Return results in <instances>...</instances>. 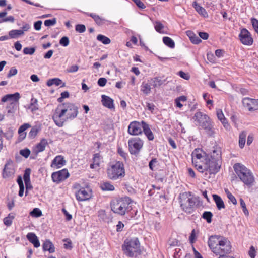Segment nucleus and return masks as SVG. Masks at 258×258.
Listing matches in <instances>:
<instances>
[{
	"label": "nucleus",
	"mask_w": 258,
	"mask_h": 258,
	"mask_svg": "<svg viewBox=\"0 0 258 258\" xmlns=\"http://www.w3.org/2000/svg\"><path fill=\"white\" fill-rule=\"evenodd\" d=\"M78 114V107L73 103L67 102L58 106L52 119L57 126L62 127L67 119H73Z\"/></svg>",
	"instance_id": "nucleus-1"
},
{
	"label": "nucleus",
	"mask_w": 258,
	"mask_h": 258,
	"mask_svg": "<svg viewBox=\"0 0 258 258\" xmlns=\"http://www.w3.org/2000/svg\"><path fill=\"white\" fill-rule=\"evenodd\" d=\"M208 245L212 251L219 257L226 256L231 251L230 241L225 237L219 235L211 236L208 240Z\"/></svg>",
	"instance_id": "nucleus-2"
},
{
	"label": "nucleus",
	"mask_w": 258,
	"mask_h": 258,
	"mask_svg": "<svg viewBox=\"0 0 258 258\" xmlns=\"http://www.w3.org/2000/svg\"><path fill=\"white\" fill-rule=\"evenodd\" d=\"M132 200L128 197H122L112 200L110 202L111 210L115 214L123 216L132 210L130 205Z\"/></svg>",
	"instance_id": "nucleus-3"
},
{
	"label": "nucleus",
	"mask_w": 258,
	"mask_h": 258,
	"mask_svg": "<svg viewBox=\"0 0 258 258\" xmlns=\"http://www.w3.org/2000/svg\"><path fill=\"white\" fill-rule=\"evenodd\" d=\"M234 171L238 178L244 184L251 186L254 182V177L250 170L241 163H236L233 166Z\"/></svg>",
	"instance_id": "nucleus-4"
},
{
	"label": "nucleus",
	"mask_w": 258,
	"mask_h": 258,
	"mask_svg": "<svg viewBox=\"0 0 258 258\" xmlns=\"http://www.w3.org/2000/svg\"><path fill=\"white\" fill-rule=\"evenodd\" d=\"M221 166V163L210 159L209 155H206L205 161L202 164H195L197 170L205 175L215 174L217 173Z\"/></svg>",
	"instance_id": "nucleus-5"
},
{
	"label": "nucleus",
	"mask_w": 258,
	"mask_h": 258,
	"mask_svg": "<svg viewBox=\"0 0 258 258\" xmlns=\"http://www.w3.org/2000/svg\"><path fill=\"white\" fill-rule=\"evenodd\" d=\"M140 243L137 238L126 239L122 245L123 253L127 257H136L140 254Z\"/></svg>",
	"instance_id": "nucleus-6"
},
{
	"label": "nucleus",
	"mask_w": 258,
	"mask_h": 258,
	"mask_svg": "<svg viewBox=\"0 0 258 258\" xmlns=\"http://www.w3.org/2000/svg\"><path fill=\"white\" fill-rule=\"evenodd\" d=\"M179 200L180 207L183 211L189 214L194 211L197 198L192 196L191 192H184L180 194Z\"/></svg>",
	"instance_id": "nucleus-7"
},
{
	"label": "nucleus",
	"mask_w": 258,
	"mask_h": 258,
	"mask_svg": "<svg viewBox=\"0 0 258 258\" xmlns=\"http://www.w3.org/2000/svg\"><path fill=\"white\" fill-rule=\"evenodd\" d=\"M107 174L108 177L113 180L120 179L124 177L125 172L123 162L116 161L111 163L107 168Z\"/></svg>",
	"instance_id": "nucleus-8"
},
{
	"label": "nucleus",
	"mask_w": 258,
	"mask_h": 258,
	"mask_svg": "<svg viewBox=\"0 0 258 258\" xmlns=\"http://www.w3.org/2000/svg\"><path fill=\"white\" fill-rule=\"evenodd\" d=\"M2 104L6 103L8 113H14L16 107V93L4 95L1 100Z\"/></svg>",
	"instance_id": "nucleus-9"
},
{
	"label": "nucleus",
	"mask_w": 258,
	"mask_h": 258,
	"mask_svg": "<svg viewBox=\"0 0 258 258\" xmlns=\"http://www.w3.org/2000/svg\"><path fill=\"white\" fill-rule=\"evenodd\" d=\"M128 149L132 155L138 154L143 146V142L139 138H134L128 140Z\"/></svg>",
	"instance_id": "nucleus-10"
},
{
	"label": "nucleus",
	"mask_w": 258,
	"mask_h": 258,
	"mask_svg": "<svg viewBox=\"0 0 258 258\" xmlns=\"http://www.w3.org/2000/svg\"><path fill=\"white\" fill-rule=\"evenodd\" d=\"M15 173V163L12 160H9L5 164L3 176L4 178H10L14 176Z\"/></svg>",
	"instance_id": "nucleus-11"
},
{
	"label": "nucleus",
	"mask_w": 258,
	"mask_h": 258,
	"mask_svg": "<svg viewBox=\"0 0 258 258\" xmlns=\"http://www.w3.org/2000/svg\"><path fill=\"white\" fill-rule=\"evenodd\" d=\"M70 174L67 169H63L57 172H53L51 175L53 182L59 183L68 178Z\"/></svg>",
	"instance_id": "nucleus-12"
},
{
	"label": "nucleus",
	"mask_w": 258,
	"mask_h": 258,
	"mask_svg": "<svg viewBox=\"0 0 258 258\" xmlns=\"http://www.w3.org/2000/svg\"><path fill=\"white\" fill-rule=\"evenodd\" d=\"M242 103L243 106L249 111H254L258 110V99L245 97L243 99Z\"/></svg>",
	"instance_id": "nucleus-13"
},
{
	"label": "nucleus",
	"mask_w": 258,
	"mask_h": 258,
	"mask_svg": "<svg viewBox=\"0 0 258 258\" xmlns=\"http://www.w3.org/2000/svg\"><path fill=\"white\" fill-rule=\"evenodd\" d=\"M143 124L141 122L138 121L132 122L128 125V132L132 135H138L142 133Z\"/></svg>",
	"instance_id": "nucleus-14"
},
{
	"label": "nucleus",
	"mask_w": 258,
	"mask_h": 258,
	"mask_svg": "<svg viewBox=\"0 0 258 258\" xmlns=\"http://www.w3.org/2000/svg\"><path fill=\"white\" fill-rule=\"evenodd\" d=\"M241 42L244 45H251L253 43V39L250 32L246 29H242L239 34Z\"/></svg>",
	"instance_id": "nucleus-15"
},
{
	"label": "nucleus",
	"mask_w": 258,
	"mask_h": 258,
	"mask_svg": "<svg viewBox=\"0 0 258 258\" xmlns=\"http://www.w3.org/2000/svg\"><path fill=\"white\" fill-rule=\"evenodd\" d=\"M200 125L202 126L209 136H212L214 134L215 132L213 126L209 117V119L205 120Z\"/></svg>",
	"instance_id": "nucleus-16"
},
{
	"label": "nucleus",
	"mask_w": 258,
	"mask_h": 258,
	"mask_svg": "<svg viewBox=\"0 0 258 258\" xmlns=\"http://www.w3.org/2000/svg\"><path fill=\"white\" fill-rule=\"evenodd\" d=\"M31 174V169L30 168H27L25 169L24 174L23 175V179L25 184L26 186V192L25 195H27V192L29 190H31L33 188V186L31 185L30 175Z\"/></svg>",
	"instance_id": "nucleus-17"
},
{
	"label": "nucleus",
	"mask_w": 258,
	"mask_h": 258,
	"mask_svg": "<svg viewBox=\"0 0 258 258\" xmlns=\"http://www.w3.org/2000/svg\"><path fill=\"white\" fill-rule=\"evenodd\" d=\"M210 159L221 163V151L219 148L214 147L209 155Z\"/></svg>",
	"instance_id": "nucleus-18"
},
{
	"label": "nucleus",
	"mask_w": 258,
	"mask_h": 258,
	"mask_svg": "<svg viewBox=\"0 0 258 258\" xmlns=\"http://www.w3.org/2000/svg\"><path fill=\"white\" fill-rule=\"evenodd\" d=\"M192 163H195L196 164H198V162L196 161L197 160H201L203 158L205 159L206 155L205 153H204L202 150L197 148L194 150V151L192 153Z\"/></svg>",
	"instance_id": "nucleus-19"
},
{
	"label": "nucleus",
	"mask_w": 258,
	"mask_h": 258,
	"mask_svg": "<svg viewBox=\"0 0 258 258\" xmlns=\"http://www.w3.org/2000/svg\"><path fill=\"white\" fill-rule=\"evenodd\" d=\"M76 197L78 201H83L89 199L90 195L85 188H82L76 193Z\"/></svg>",
	"instance_id": "nucleus-20"
},
{
	"label": "nucleus",
	"mask_w": 258,
	"mask_h": 258,
	"mask_svg": "<svg viewBox=\"0 0 258 258\" xmlns=\"http://www.w3.org/2000/svg\"><path fill=\"white\" fill-rule=\"evenodd\" d=\"M66 163V161L64 160L62 156L58 155L55 157L52 160L51 166L56 168H61Z\"/></svg>",
	"instance_id": "nucleus-21"
},
{
	"label": "nucleus",
	"mask_w": 258,
	"mask_h": 258,
	"mask_svg": "<svg viewBox=\"0 0 258 258\" xmlns=\"http://www.w3.org/2000/svg\"><path fill=\"white\" fill-rule=\"evenodd\" d=\"M101 97L102 104L105 107L111 109H114L113 100L112 98L105 95H102Z\"/></svg>",
	"instance_id": "nucleus-22"
},
{
	"label": "nucleus",
	"mask_w": 258,
	"mask_h": 258,
	"mask_svg": "<svg viewBox=\"0 0 258 258\" xmlns=\"http://www.w3.org/2000/svg\"><path fill=\"white\" fill-rule=\"evenodd\" d=\"M30 127L31 125L29 123H24L19 127L18 132L19 135L18 139L19 142L22 141L26 138V133L24 131Z\"/></svg>",
	"instance_id": "nucleus-23"
},
{
	"label": "nucleus",
	"mask_w": 258,
	"mask_h": 258,
	"mask_svg": "<svg viewBox=\"0 0 258 258\" xmlns=\"http://www.w3.org/2000/svg\"><path fill=\"white\" fill-rule=\"evenodd\" d=\"M26 237L28 240L33 244L35 247L38 248L40 246L39 239L35 233L32 232L28 233Z\"/></svg>",
	"instance_id": "nucleus-24"
},
{
	"label": "nucleus",
	"mask_w": 258,
	"mask_h": 258,
	"mask_svg": "<svg viewBox=\"0 0 258 258\" xmlns=\"http://www.w3.org/2000/svg\"><path fill=\"white\" fill-rule=\"evenodd\" d=\"M143 130L144 134L149 140H153L154 139V135L150 128L149 124L144 121H142Z\"/></svg>",
	"instance_id": "nucleus-25"
},
{
	"label": "nucleus",
	"mask_w": 258,
	"mask_h": 258,
	"mask_svg": "<svg viewBox=\"0 0 258 258\" xmlns=\"http://www.w3.org/2000/svg\"><path fill=\"white\" fill-rule=\"evenodd\" d=\"M195 121H197L199 125L206 119H209V116L200 111L197 112L193 117Z\"/></svg>",
	"instance_id": "nucleus-26"
},
{
	"label": "nucleus",
	"mask_w": 258,
	"mask_h": 258,
	"mask_svg": "<svg viewBox=\"0 0 258 258\" xmlns=\"http://www.w3.org/2000/svg\"><path fill=\"white\" fill-rule=\"evenodd\" d=\"M186 34L193 44H198L202 42L201 39L192 31L188 30L186 32Z\"/></svg>",
	"instance_id": "nucleus-27"
},
{
	"label": "nucleus",
	"mask_w": 258,
	"mask_h": 258,
	"mask_svg": "<svg viewBox=\"0 0 258 258\" xmlns=\"http://www.w3.org/2000/svg\"><path fill=\"white\" fill-rule=\"evenodd\" d=\"M192 6L196 11L201 16L206 18L208 17V15L206 10L201 6H200L197 2H194L192 4Z\"/></svg>",
	"instance_id": "nucleus-28"
},
{
	"label": "nucleus",
	"mask_w": 258,
	"mask_h": 258,
	"mask_svg": "<svg viewBox=\"0 0 258 258\" xmlns=\"http://www.w3.org/2000/svg\"><path fill=\"white\" fill-rule=\"evenodd\" d=\"M212 196L218 210L225 208V206L224 203L222 198L216 194H213Z\"/></svg>",
	"instance_id": "nucleus-29"
},
{
	"label": "nucleus",
	"mask_w": 258,
	"mask_h": 258,
	"mask_svg": "<svg viewBox=\"0 0 258 258\" xmlns=\"http://www.w3.org/2000/svg\"><path fill=\"white\" fill-rule=\"evenodd\" d=\"M46 84L48 86H51L53 85H55L56 86H58L61 85V87H64L66 85L65 83L62 82V80L58 78H55L48 80Z\"/></svg>",
	"instance_id": "nucleus-30"
},
{
	"label": "nucleus",
	"mask_w": 258,
	"mask_h": 258,
	"mask_svg": "<svg viewBox=\"0 0 258 258\" xmlns=\"http://www.w3.org/2000/svg\"><path fill=\"white\" fill-rule=\"evenodd\" d=\"M43 249L44 251H48L50 253H53L55 251V248L51 242L49 240H46L43 244Z\"/></svg>",
	"instance_id": "nucleus-31"
},
{
	"label": "nucleus",
	"mask_w": 258,
	"mask_h": 258,
	"mask_svg": "<svg viewBox=\"0 0 258 258\" xmlns=\"http://www.w3.org/2000/svg\"><path fill=\"white\" fill-rule=\"evenodd\" d=\"M151 83L143 82L141 85V91L146 95L149 94L151 90Z\"/></svg>",
	"instance_id": "nucleus-32"
},
{
	"label": "nucleus",
	"mask_w": 258,
	"mask_h": 258,
	"mask_svg": "<svg viewBox=\"0 0 258 258\" xmlns=\"http://www.w3.org/2000/svg\"><path fill=\"white\" fill-rule=\"evenodd\" d=\"M47 144V140L45 139H42L36 146L37 152H41L43 151Z\"/></svg>",
	"instance_id": "nucleus-33"
},
{
	"label": "nucleus",
	"mask_w": 258,
	"mask_h": 258,
	"mask_svg": "<svg viewBox=\"0 0 258 258\" xmlns=\"http://www.w3.org/2000/svg\"><path fill=\"white\" fill-rule=\"evenodd\" d=\"M93 163L91 164L90 168L94 169L100 165V156L99 154L97 153L94 155Z\"/></svg>",
	"instance_id": "nucleus-34"
},
{
	"label": "nucleus",
	"mask_w": 258,
	"mask_h": 258,
	"mask_svg": "<svg viewBox=\"0 0 258 258\" xmlns=\"http://www.w3.org/2000/svg\"><path fill=\"white\" fill-rule=\"evenodd\" d=\"M41 130L40 126H34L32 127L30 132L29 133V137L31 139H34L36 137L38 132Z\"/></svg>",
	"instance_id": "nucleus-35"
},
{
	"label": "nucleus",
	"mask_w": 258,
	"mask_h": 258,
	"mask_svg": "<svg viewBox=\"0 0 258 258\" xmlns=\"http://www.w3.org/2000/svg\"><path fill=\"white\" fill-rule=\"evenodd\" d=\"M163 43L171 48H173L175 47V43L174 41L169 37H164L163 38Z\"/></svg>",
	"instance_id": "nucleus-36"
},
{
	"label": "nucleus",
	"mask_w": 258,
	"mask_h": 258,
	"mask_svg": "<svg viewBox=\"0 0 258 258\" xmlns=\"http://www.w3.org/2000/svg\"><path fill=\"white\" fill-rule=\"evenodd\" d=\"M17 183L19 186V196L22 197L24 191V186L21 176H19L17 178Z\"/></svg>",
	"instance_id": "nucleus-37"
},
{
	"label": "nucleus",
	"mask_w": 258,
	"mask_h": 258,
	"mask_svg": "<svg viewBox=\"0 0 258 258\" xmlns=\"http://www.w3.org/2000/svg\"><path fill=\"white\" fill-rule=\"evenodd\" d=\"M100 187L104 191H113L115 189L114 186L108 182H104Z\"/></svg>",
	"instance_id": "nucleus-38"
},
{
	"label": "nucleus",
	"mask_w": 258,
	"mask_h": 258,
	"mask_svg": "<svg viewBox=\"0 0 258 258\" xmlns=\"http://www.w3.org/2000/svg\"><path fill=\"white\" fill-rule=\"evenodd\" d=\"M246 133L245 132H242L239 135V145L241 148H243L245 143Z\"/></svg>",
	"instance_id": "nucleus-39"
},
{
	"label": "nucleus",
	"mask_w": 258,
	"mask_h": 258,
	"mask_svg": "<svg viewBox=\"0 0 258 258\" xmlns=\"http://www.w3.org/2000/svg\"><path fill=\"white\" fill-rule=\"evenodd\" d=\"M165 81V80H161L159 77H155L151 79V84L153 86V87L155 88L162 85Z\"/></svg>",
	"instance_id": "nucleus-40"
},
{
	"label": "nucleus",
	"mask_w": 258,
	"mask_h": 258,
	"mask_svg": "<svg viewBox=\"0 0 258 258\" xmlns=\"http://www.w3.org/2000/svg\"><path fill=\"white\" fill-rule=\"evenodd\" d=\"M37 100L35 98H32L31 100V103L29 106V108L31 111L34 112L38 109V105L37 104Z\"/></svg>",
	"instance_id": "nucleus-41"
},
{
	"label": "nucleus",
	"mask_w": 258,
	"mask_h": 258,
	"mask_svg": "<svg viewBox=\"0 0 258 258\" xmlns=\"http://www.w3.org/2000/svg\"><path fill=\"white\" fill-rule=\"evenodd\" d=\"M87 15L90 17H92L95 21L97 24L101 25L103 23V21L104 20L100 17L99 15L94 13H90L88 14Z\"/></svg>",
	"instance_id": "nucleus-42"
},
{
	"label": "nucleus",
	"mask_w": 258,
	"mask_h": 258,
	"mask_svg": "<svg viewBox=\"0 0 258 258\" xmlns=\"http://www.w3.org/2000/svg\"><path fill=\"white\" fill-rule=\"evenodd\" d=\"M213 216V215L212 212L210 211H205L203 213L202 217L206 220L208 223H211Z\"/></svg>",
	"instance_id": "nucleus-43"
},
{
	"label": "nucleus",
	"mask_w": 258,
	"mask_h": 258,
	"mask_svg": "<svg viewBox=\"0 0 258 258\" xmlns=\"http://www.w3.org/2000/svg\"><path fill=\"white\" fill-rule=\"evenodd\" d=\"M217 115L218 118L221 121L222 124L224 125L225 127H226V125H228L227 122H226V119H225L224 115L222 112L221 110L218 111L217 112Z\"/></svg>",
	"instance_id": "nucleus-44"
},
{
	"label": "nucleus",
	"mask_w": 258,
	"mask_h": 258,
	"mask_svg": "<svg viewBox=\"0 0 258 258\" xmlns=\"http://www.w3.org/2000/svg\"><path fill=\"white\" fill-rule=\"evenodd\" d=\"M97 39L104 44H108L111 42V40L109 38L101 34H99L97 36Z\"/></svg>",
	"instance_id": "nucleus-45"
},
{
	"label": "nucleus",
	"mask_w": 258,
	"mask_h": 258,
	"mask_svg": "<svg viewBox=\"0 0 258 258\" xmlns=\"http://www.w3.org/2000/svg\"><path fill=\"white\" fill-rule=\"evenodd\" d=\"M30 28V26L28 24L23 23L22 27L17 30V36L23 35L25 31H28Z\"/></svg>",
	"instance_id": "nucleus-46"
},
{
	"label": "nucleus",
	"mask_w": 258,
	"mask_h": 258,
	"mask_svg": "<svg viewBox=\"0 0 258 258\" xmlns=\"http://www.w3.org/2000/svg\"><path fill=\"white\" fill-rule=\"evenodd\" d=\"M30 214L32 217H39L42 215V212L39 209L35 208L30 212Z\"/></svg>",
	"instance_id": "nucleus-47"
},
{
	"label": "nucleus",
	"mask_w": 258,
	"mask_h": 258,
	"mask_svg": "<svg viewBox=\"0 0 258 258\" xmlns=\"http://www.w3.org/2000/svg\"><path fill=\"white\" fill-rule=\"evenodd\" d=\"M225 192L226 193L228 199L234 204H237V200L235 197L228 190L225 189Z\"/></svg>",
	"instance_id": "nucleus-48"
},
{
	"label": "nucleus",
	"mask_w": 258,
	"mask_h": 258,
	"mask_svg": "<svg viewBox=\"0 0 258 258\" xmlns=\"http://www.w3.org/2000/svg\"><path fill=\"white\" fill-rule=\"evenodd\" d=\"M155 29L159 33H162V29L164 28V25L159 21H156L155 22Z\"/></svg>",
	"instance_id": "nucleus-49"
},
{
	"label": "nucleus",
	"mask_w": 258,
	"mask_h": 258,
	"mask_svg": "<svg viewBox=\"0 0 258 258\" xmlns=\"http://www.w3.org/2000/svg\"><path fill=\"white\" fill-rule=\"evenodd\" d=\"M14 218L13 216H11V214H9V216L7 217H5L4 219V223L7 226H10L11 225L12 220Z\"/></svg>",
	"instance_id": "nucleus-50"
},
{
	"label": "nucleus",
	"mask_w": 258,
	"mask_h": 258,
	"mask_svg": "<svg viewBox=\"0 0 258 258\" xmlns=\"http://www.w3.org/2000/svg\"><path fill=\"white\" fill-rule=\"evenodd\" d=\"M240 203L241 207L242 208L243 213H244V214L246 216H248L249 214L248 211L247 209L246 208V206L245 202L242 198H240Z\"/></svg>",
	"instance_id": "nucleus-51"
},
{
	"label": "nucleus",
	"mask_w": 258,
	"mask_h": 258,
	"mask_svg": "<svg viewBox=\"0 0 258 258\" xmlns=\"http://www.w3.org/2000/svg\"><path fill=\"white\" fill-rule=\"evenodd\" d=\"M69 39L67 36H63L62 37L60 41H59V44L64 47L67 46L69 44Z\"/></svg>",
	"instance_id": "nucleus-52"
},
{
	"label": "nucleus",
	"mask_w": 258,
	"mask_h": 258,
	"mask_svg": "<svg viewBox=\"0 0 258 258\" xmlns=\"http://www.w3.org/2000/svg\"><path fill=\"white\" fill-rule=\"evenodd\" d=\"M56 23V19L54 18L52 19L46 20L44 21V25L45 26L49 27L53 26Z\"/></svg>",
	"instance_id": "nucleus-53"
},
{
	"label": "nucleus",
	"mask_w": 258,
	"mask_h": 258,
	"mask_svg": "<svg viewBox=\"0 0 258 258\" xmlns=\"http://www.w3.org/2000/svg\"><path fill=\"white\" fill-rule=\"evenodd\" d=\"M35 51L34 47H25L23 49V52L25 54L32 55Z\"/></svg>",
	"instance_id": "nucleus-54"
},
{
	"label": "nucleus",
	"mask_w": 258,
	"mask_h": 258,
	"mask_svg": "<svg viewBox=\"0 0 258 258\" xmlns=\"http://www.w3.org/2000/svg\"><path fill=\"white\" fill-rule=\"evenodd\" d=\"M30 150L28 148H25L20 151V154L25 158H27L30 154Z\"/></svg>",
	"instance_id": "nucleus-55"
},
{
	"label": "nucleus",
	"mask_w": 258,
	"mask_h": 258,
	"mask_svg": "<svg viewBox=\"0 0 258 258\" xmlns=\"http://www.w3.org/2000/svg\"><path fill=\"white\" fill-rule=\"evenodd\" d=\"M75 30L79 33H83L86 31V27L83 24H77L75 26Z\"/></svg>",
	"instance_id": "nucleus-56"
},
{
	"label": "nucleus",
	"mask_w": 258,
	"mask_h": 258,
	"mask_svg": "<svg viewBox=\"0 0 258 258\" xmlns=\"http://www.w3.org/2000/svg\"><path fill=\"white\" fill-rule=\"evenodd\" d=\"M158 163V160L156 158H153L149 163V166L150 169L154 171V167L156 166V165H157Z\"/></svg>",
	"instance_id": "nucleus-57"
},
{
	"label": "nucleus",
	"mask_w": 258,
	"mask_h": 258,
	"mask_svg": "<svg viewBox=\"0 0 258 258\" xmlns=\"http://www.w3.org/2000/svg\"><path fill=\"white\" fill-rule=\"evenodd\" d=\"M69 97V93L68 91H64L61 93L60 97L57 99V101L59 102H62L64 98H68Z\"/></svg>",
	"instance_id": "nucleus-58"
},
{
	"label": "nucleus",
	"mask_w": 258,
	"mask_h": 258,
	"mask_svg": "<svg viewBox=\"0 0 258 258\" xmlns=\"http://www.w3.org/2000/svg\"><path fill=\"white\" fill-rule=\"evenodd\" d=\"M97 83L99 86L104 87L107 83V80L105 78H100L98 79Z\"/></svg>",
	"instance_id": "nucleus-59"
},
{
	"label": "nucleus",
	"mask_w": 258,
	"mask_h": 258,
	"mask_svg": "<svg viewBox=\"0 0 258 258\" xmlns=\"http://www.w3.org/2000/svg\"><path fill=\"white\" fill-rule=\"evenodd\" d=\"M178 75L180 76V77L188 80L190 78V76L188 74L185 73V72L180 71L178 72Z\"/></svg>",
	"instance_id": "nucleus-60"
},
{
	"label": "nucleus",
	"mask_w": 258,
	"mask_h": 258,
	"mask_svg": "<svg viewBox=\"0 0 258 258\" xmlns=\"http://www.w3.org/2000/svg\"><path fill=\"white\" fill-rule=\"evenodd\" d=\"M118 153L124 159L126 160L127 158V154L121 148H118Z\"/></svg>",
	"instance_id": "nucleus-61"
},
{
	"label": "nucleus",
	"mask_w": 258,
	"mask_h": 258,
	"mask_svg": "<svg viewBox=\"0 0 258 258\" xmlns=\"http://www.w3.org/2000/svg\"><path fill=\"white\" fill-rule=\"evenodd\" d=\"M255 250L253 246H251L249 250V255L251 258H254L255 257Z\"/></svg>",
	"instance_id": "nucleus-62"
},
{
	"label": "nucleus",
	"mask_w": 258,
	"mask_h": 258,
	"mask_svg": "<svg viewBox=\"0 0 258 258\" xmlns=\"http://www.w3.org/2000/svg\"><path fill=\"white\" fill-rule=\"evenodd\" d=\"M199 35L201 38L204 40H207L209 38V34L206 32H200L199 33Z\"/></svg>",
	"instance_id": "nucleus-63"
},
{
	"label": "nucleus",
	"mask_w": 258,
	"mask_h": 258,
	"mask_svg": "<svg viewBox=\"0 0 258 258\" xmlns=\"http://www.w3.org/2000/svg\"><path fill=\"white\" fill-rule=\"evenodd\" d=\"M79 67L77 65H73L71 66L68 70V72L69 73H74L78 71Z\"/></svg>",
	"instance_id": "nucleus-64"
}]
</instances>
